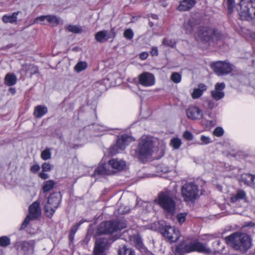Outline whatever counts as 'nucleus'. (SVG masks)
I'll use <instances>...</instances> for the list:
<instances>
[{
  "label": "nucleus",
  "instance_id": "f257e3e1",
  "mask_svg": "<svg viewBox=\"0 0 255 255\" xmlns=\"http://www.w3.org/2000/svg\"><path fill=\"white\" fill-rule=\"evenodd\" d=\"M227 244L236 250L246 251L252 246L251 237L246 233H235L225 238Z\"/></svg>",
  "mask_w": 255,
  "mask_h": 255
},
{
  "label": "nucleus",
  "instance_id": "f03ea898",
  "mask_svg": "<svg viewBox=\"0 0 255 255\" xmlns=\"http://www.w3.org/2000/svg\"><path fill=\"white\" fill-rule=\"evenodd\" d=\"M175 192L166 190L160 192L156 203L167 213L173 215L176 210Z\"/></svg>",
  "mask_w": 255,
  "mask_h": 255
},
{
  "label": "nucleus",
  "instance_id": "7ed1b4c3",
  "mask_svg": "<svg viewBox=\"0 0 255 255\" xmlns=\"http://www.w3.org/2000/svg\"><path fill=\"white\" fill-rule=\"evenodd\" d=\"M154 146L152 137L143 135L139 139L137 148L135 151V157L140 160L149 157L152 154Z\"/></svg>",
  "mask_w": 255,
  "mask_h": 255
},
{
  "label": "nucleus",
  "instance_id": "20e7f679",
  "mask_svg": "<svg viewBox=\"0 0 255 255\" xmlns=\"http://www.w3.org/2000/svg\"><path fill=\"white\" fill-rule=\"evenodd\" d=\"M195 251L206 254H210L211 253V250L207 247L206 245L197 241L187 243L186 240H184L175 249V252L179 255Z\"/></svg>",
  "mask_w": 255,
  "mask_h": 255
},
{
  "label": "nucleus",
  "instance_id": "39448f33",
  "mask_svg": "<svg viewBox=\"0 0 255 255\" xmlns=\"http://www.w3.org/2000/svg\"><path fill=\"white\" fill-rule=\"evenodd\" d=\"M199 188L193 182L185 183L181 187V194L183 200L186 202H192L198 197Z\"/></svg>",
  "mask_w": 255,
  "mask_h": 255
},
{
  "label": "nucleus",
  "instance_id": "423d86ee",
  "mask_svg": "<svg viewBox=\"0 0 255 255\" xmlns=\"http://www.w3.org/2000/svg\"><path fill=\"white\" fill-rule=\"evenodd\" d=\"M237 10L242 19H248L253 15L255 16V0H241Z\"/></svg>",
  "mask_w": 255,
  "mask_h": 255
},
{
  "label": "nucleus",
  "instance_id": "0eeeda50",
  "mask_svg": "<svg viewBox=\"0 0 255 255\" xmlns=\"http://www.w3.org/2000/svg\"><path fill=\"white\" fill-rule=\"evenodd\" d=\"M126 227V223L123 221H107L101 224L99 231L101 234H112L120 231Z\"/></svg>",
  "mask_w": 255,
  "mask_h": 255
},
{
  "label": "nucleus",
  "instance_id": "6e6552de",
  "mask_svg": "<svg viewBox=\"0 0 255 255\" xmlns=\"http://www.w3.org/2000/svg\"><path fill=\"white\" fill-rule=\"evenodd\" d=\"M160 233L165 240L170 243L176 242L180 237L179 231L169 224L162 226Z\"/></svg>",
  "mask_w": 255,
  "mask_h": 255
},
{
  "label": "nucleus",
  "instance_id": "1a4fd4ad",
  "mask_svg": "<svg viewBox=\"0 0 255 255\" xmlns=\"http://www.w3.org/2000/svg\"><path fill=\"white\" fill-rule=\"evenodd\" d=\"M60 195L59 193L51 194L48 198L44 206V210L46 216L51 217L58 207L60 202Z\"/></svg>",
  "mask_w": 255,
  "mask_h": 255
},
{
  "label": "nucleus",
  "instance_id": "9d476101",
  "mask_svg": "<svg viewBox=\"0 0 255 255\" xmlns=\"http://www.w3.org/2000/svg\"><path fill=\"white\" fill-rule=\"evenodd\" d=\"M197 36L200 39L205 42L211 40H217L219 38L217 31L209 26L200 27L197 33Z\"/></svg>",
  "mask_w": 255,
  "mask_h": 255
},
{
  "label": "nucleus",
  "instance_id": "9b49d317",
  "mask_svg": "<svg viewBox=\"0 0 255 255\" xmlns=\"http://www.w3.org/2000/svg\"><path fill=\"white\" fill-rule=\"evenodd\" d=\"M29 215L26 216L22 225L21 229L25 228L31 220L37 218L41 214L39 208V203L37 201L34 202L29 208Z\"/></svg>",
  "mask_w": 255,
  "mask_h": 255
},
{
  "label": "nucleus",
  "instance_id": "f8f14e48",
  "mask_svg": "<svg viewBox=\"0 0 255 255\" xmlns=\"http://www.w3.org/2000/svg\"><path fill=\"white\" fill-rule=\"evenodd\" d=\"M132 138L128 135H123L119 137L116 144L111 148L110 153L112 155L116 154L119 152V150H124L126 146L132 141Z\"/></svg>",
  "mask_w": 255,
  "mask_h": 255
},
{
  "label": "nucleus",
  "instance_id": "ddd939ff",
  "mask_svg": "<svg viewBox=\"0 0 255 255\" xmlns=\"http://www.w3.org/2000/svg\"><path fill=\"white\" fill-rule=\"evenodd\" d=\"M214 71L218 75L227 74L231 73L234 68V66L229 63L218 61L212 65Z\"/></svg>",
  "mask_w": 255,
  "mask_h": 255
},
{
  "label": "nucleus",
  "instance_id": "4468645a",
  "mask_svg": "<svg viewBox=\"0 0 255 255\" xmlns=\"http://www.w3.org/2000/svg\"><path fill=\"white\" fill-rule=\"evenodd\" d=\"M115 36L116 32L113 28L110 30H103L97 32L95 35V38L98 42L103 43Z\"/></svg>",
  "mask_w": 255,
  "mask_h": 255
},
{
  "label": "nucleus",
  "instance_id": "2eb2a0df",
  "mask_svg": "<svg viewBox=\"0 0 255 255\" xmlns=\"http://www.w3.org/2000/svg\"><path fill=\"white\" fill-rule=\"evenodd\" d=\"M138 83L144 87L152 86L155 84L154 76L149 72H143L138 76Z\"/></svg>",
  "mask_w": 255,
  "mask_h": 255
},
{
  "label": "nucleus",
  "instance_id": "dca6fc26",
  "mask_svg": "<svg viewBox=\"0 0 255 255\" xmlns=\"http://www.w3.org/2000/svg\"><path fill=\"white\" fill-rule=\"evenodd\" d=\"M108 246V243L107 239L102 238L97 239L95 242L93 255H101V254H103Z\"/></svg>",
  "mask_w": 255,
  "mask_h": 255
},
{
  "label": "nucleus",
  "instance_id": "f3484780",
  "mask_svg": "<svg viewBox=\"0 0 255 255\" xmlns=\"http://www.w3.org/2000/svg\"><path fill=\"white\" fill-rule=\"evenodd\" d=\"M225 88V84L223 82L217 83L215 85V89L211 92L212 97L216 101L220 100L225 96L224 90Z\"/></svg>",
  "mask_w": 255,
  "mask_h": 255
},
{
  "label": "nucleus",
  "instance_id": "a211bd4d",
  "mask_svg": "<svg viewBox=\"0 0 255 255\" xmlns=\"http://www.w3.org/2000/svg\"><path fill=\"white\" fill-rule=\"evenodd\" d=\"M17 249L20 250L25 254H32L33 253L34 248V242L29 241L27 242H21L17 245Z\"/></svg>",
  "mask_w": 255,
  "mask_h": 255
},
{
  "label": "nucleus",
  "instance_id": "6ab92c4d",
  "mask_svg": "<svg viewBox=\"0 0 255 255\" xmlns=\"http://www.w3.org/2000/svg\"><path fill=\"white\" fill-rule=\"evenodd\" d=\"M203 115L202 111L197 107H189L186 111L187 117L191 120L200 119Z\"/></svg>",
  "mask_w": 255,
  "mask_h": 255
},
{
  "label": "nucleus",
  "instance_id": "aec40b11",
  "mask_svg": "<svg viewBox=\"0 0 255 255\" xmlns=\"http://www.w3.org/2000/svg\"><path fill=\"white\" fill-rule=\"evenodd\" d=\"M195 0H182L180 1L177 9L179 11H187L192 8L196 4Z\"/></svg>",
  "mask_w": 255,
  "mask_h": 255
},
{
  "label": "nucleus",
  "instance_id": "412c9836",
  "mask_svg": "<svg viewBox=\"0 0 255 255\" xmlns=\"http://www.w3.org/2000/svg\"><path fill=\"white\" fill-rule=\"evenodd\" d=\"M108 164L112 168L118 170H123L126 167V162L121 159H112L109 161Z\"/></svg>",
  "mask_w": 255,
  "mask_h": 255
},
{
  "label": "nucleus",
  "instance_id": "4be33fe9",
  "mask_svg": "<svg viewBox=\"0 0 255 255\" xmlns=\"http://www.w3.org/2000/svg\"><path fill=\"white\" fill-rule=\"evenodd\" d=\"M247 195L246 193L242 190H239L237 192L233 194L231 198L230 201L232 203H236V202L241 200H246Z\"/></svg>",
  "mask_w": 255,
  "mask_h": 255
},
{
  "label": "nucleus",
  "instance_id": "5701e85b",
  "mask_svg": "<svg viewBox=\"0 0 255 255\" xmlns=\"http://www.w3.org/2000/svg\"><path fill=\"white\" fill-rule=\"evenodd\" d=\"M195 25V23L194 19H190L184 22L182 27L183 30H184L185 33L191 34L193 32Z\"/></svg>",
  "mask_w": 255,
  "mask_h": 255
},
{
  "label": "nucleus",
  "instance_id": "b1692460",
  "mask_svg": "<svg viewBox=\"0 0 255 255\" xmlns=\"http://www.w3.org/2000/svg\"><path fill=\"white\" fill-rule=\"evenodd\" d=\"M207 90V86L203 84H200L198 87L194 89L192 94V97L193 99H197L201 96L204 91Z\"/></svg>",
  "mask_w": 255,
  "mask_h": 255
},
{
  "label": "nucleus",
  "instance_id": "393cba45",
  "mask_svg": "<svg viewBox=\"0 0 255 255\" xmlns=\"http://www.w3.org/2000/svg\"><path fill=\"white\" fill-rule=\"evenodd\" d=\"M47 113V109L43 106H37L35 108L34 116L36 118H40Z\"/></svg>",
  "mask_w": 255,
  "mask_h": 255
},
{
  "label": "nucleus",
  "instance_id": "a878e982",
  "mask_svg": "<svg viewBox=\"0 0 255 255\" xmlns=\"http://www.w3.org/2000/svg\"><path fill=\"white\" fill-rule=\"evenodd\" d=\"M19 12H15L11 15H4L2 18V20L4 23H15L17 21V16Z\"/></svg>",
  "mask_w": 255,
  "mask_h": 255
},
{
  "label": "nucleus",
  "instance_id": "bb28decb",
  "mask_svg": "<svg viewBox=\"0 0 255 255\" xmlns=\"http://www.w3.org/2000/svg\"><path fill=\"white\" fill-rule=\"evenodd\" d=\"M4 80L5 84L8 86L14 85L17 81L16 76L14 74L9 73L6 75Z\"/></svg>",
  "mask_w": 255,
  "mask_h": 255
},
{
  "label": "nucleus",
  "instance_id": "cd10ccee",
  "mask_svg": "<svg viewBox=\"0 0 255 255\" xmlns=\"http://www.w3.org/2000/svg\"><path fill=\"white\" fill-rule=\"evenodd\" d=\"M118 253L119 255H135L134 250L125 246L119 249Z\"/></svg>",
  "mask_w": 255,
  "mask_h": 255
},
{
  "label": "nucleus",
  "instance_id": "c85d7f7f",
  "mask_svg": "<svg viewBox=\"0 0 255 255\" xmlns=\"http://www.w3.org/2000/svg\"><path fill=\"white\" fill-rule=\"evenodd\" d=\"M106 165L100 164L95 169V175H106L109 174L110 172L107 170Z\"/></svg>",
  "mask_w": 255,
  "mask_h": 255
},
{
  "label": "nucleus",
  "instance_id": "c756f323",
  "mask_svg": "<svg viewBox=\"0 0 255 255\" xmlns=\"http://www.w3.org/2000/svg\"><path fill=\"white\" fill-rule=\"evenodd\" d=\"M54 185V182L53 180H49L45 181L43 186V191L44 192H47L53 189Z\"/></svg>",
  "mask_w": 255,
  "mask_h": 255
},
{
  "label": "nucleus",
  "instance_id": "7c9ffc66",
  "mask_svg": "<svg viewBox=\"0 0 255 255\" xmlns=\"http://www.w3.org/2000/svg\"><path fill=\"white\" fill-rule=\"evenodd\" d=\"M41 158L44 160H47L51 158V149L47 148L43 150L40 155Z\"/></svg>",
  "mask_w": 255,
  "mask_h": 255
},
{
  "label": "nucleus",
  "instance_id": "2f4dec72",
  "mask_svg": "<svg viewBox=\"0 0 255 255\" xmlns=\"http://www.w3.org/2000/svg\"><path fill=\"white\" fill-rule=\"evenodd\" d=\"M130 241L137 248H140L142 246L141 239L137 235L132 236L130 238Z\"/></svg>",
  "mask_w": 255,
  "mask_h": 255
},
{
  "label": "nucleus",
  "instance_id": "473e14b6",
  "mask_svg": "<svg viewBox=\"0 0 255 255\" xmlns=\"http://www.w3.org/2000/svg\"><path fill=\"white\" fill-rule=\"evenodd\" d=\"M47 22L52 26H56L58 24L59 20L58 18L54 15H47Z\"/></svg>",
  "mask_w": 255,
  "mask_h": 255
},
{
  "label": "nucleus",
  "instance_id": "72a5a7b5",
  "mask_svg": "<svg viewBox=\"0 0 255 255\" xmlns=\"http://www.w3.org/2000/svg\"><path fill=\"white\" fill-rule=\"evenodd\" d=\"M87 66V63L86 62H78L75 66L74 69L77 72H80L85 70Z\"/></svg>",
  "mask_w": 255,
  "mask_h": 255
},
{
  "label": "nucleus",
  "instance_id": "f704fd0d",
  "mask_svg": "<svg viewBox=\"0 0 255 255\" xmlns=\"http://www.w3.org/2000/svg\"><path fill=\"white\" fill-rule=\"evenodd\" d=\"M68 31L75 33H79L82 31V28L80 26L69 25L67 27Z\"/></svg>",
  "mask_w": 255,
  "mask_h": 255
},
{
  "label": "nucleus",
  "instance_id": "c9c22d12",
  "mask_svg": "<svg viewBox=\"0 0 255 255\" xmlns=\"http://www.w3.org/2000/svg\"><path fill=\"white\" fill-rule=\"evenodd\" d=\"M10 243V239L6 236L0 237V246L5 247L8 246Z\"/></svg>",
  "mask_w": 255,
  "mask_h": 255
},
{
  "label": "nucleus",
  "instance_id": "e433bc0d",
  "mask_svg": "<svg viewBox=\"0 0 255 255\" xmlns=\"http://www.w3.org/2000/svg\"><path fill=\"white\" fill-rule=\"evenodd\" d=\"M170 144L174 149H178L181 146V141L178 138H174L171 140Z\"/></svg>",
  "mask_w": 255,
  "mask_h": 255
},
{
  "label": "nucleus",
  "instance_id": "4c0bfd02",
  "mask_svg": "<svg viewBox=\"0 0 255 255\" xmlns=\"http://www.w3.org/2000/svg\"><path fill=\"white\" fill-rule=\"evenodd\" d=\"M175 41L171 39H169L168 38H165L163 39L162 44L171 47H173L175 45Z\"/></svg>",
  "mask_w": 255,
  "mask_h": 255
},
{
  "label": "nucleus",
  "instance_id": "58836bf2",
  "mask_svg": "<svg viewBox=\"0 0 255 255\" xmlns=\"http://www.w3.org/2000/svg\"><path fill=\"white\" fill-rule=\"evenodd\" d=\"M53 166L49 162H44L41 165L42 171L43 172L50 171Z\"/></svg>",
  "mask_w": 255,
  "mask_h": 255
},
{
  "label": "nucleus",
  "instance_id": "ea45409f",
  "mask_svg": "<svg viewBox=\"0 0 255 255\" xmlns=\"http://www.w3.org/2000/svg\"><path fill=\"white\" fill-rule=\"evenodd\" d=\"M171 79L173 82L175 83H178L181 81V76L178 73H173L171 75Z\"/></svg>",
  "mask_w": 255,
  "mask_h": 255
},
{
  "label": "nucleus",
  "instance_id": "a19ab883",
  "mask_svg": "<svg viewBox=\"0 0 255 255\" xmlns=\"http://www.w3.org/2000/svg\"><path fill=\"white\" fill-rule=\"evenodd\" d=\"M187 214L185 213H181L177 214L176 216L178 223L180 224L183 223L186 219Z\"/></svg>",
  "mask_w": 255,
  "mask_h": 255
},
{
  "label": "nucleus",
  "instance_id": "79ce46f5",
  "mask_svg": "<svg viewBox=\"0 0 255 255\" xmlns=\"http://www.w3.org/2000/svg\"><path fill=\"white\" fill-rule=\"evenodd\" d=\"M45 21H47V15H43L36 17L34 22L35 23L44 24H45Z\"/></svg>",
  "mask_w": 255,
  "mask_h": 255
},
{
  "label": "nucleus",
  "instance_id": "37998d69",
  "mask_svg": "<svg viewBox=\"0 0 255 255\" xmlns=\"http://www.w3.org/2000/svg\"><path fill=\"white\" fill-rule=\"evenodd\" d=\"M124 35L128 39H131L133 36V32L131 29H127L125 31Z\"/></svg>",
  "mask_w": 255,
  "mask_h": 255
},
{
  "label": "nucleus",
  "instance_id": "c03bdc74",
  "mask_svg": "<svg viewBox=\"0 0 255 255\" xmlns=\"http://www.w3.org/2000/svg\"><path fill=\"white\" fill-rule=\"evenodd\" d=\"M200 140L202 141V143H200V144H207L211 142V139L209 136H205L203 135L201 136Z\"/></svg>",
  "mask_w": 255,
  "mask_h": 255
},
{
  "label": "nucleus",
  "instance_id": "a18cd8bd",
  "mask_svg": "<svg viewBox=\"0 0 255 255\" xmlns=\"http://www.w3.org/2000/svg\"><path fill=\"white\" fill-rule=\"evenodd\" d=\"M223 133L224 130L221 127L216 128L213 131L214 135L216 136H221L223 134Z\"/></svg>",
  "mask_w": 255,
  "mask_h": 255
},
{
  "label": "nucleus",
  "instance_id": "49530a36",
  "mask_svg": "<svg viewBox=\"0 0 255 255\" xmlns=\"http://www.w3.org/2000/svg\"><path fill=\"white\" fill-rule=\"evenodd\" d=\"M157 170L163 173H167L170 170L169 168L164 164L159 165L157 166Z\"/></svg>",
  "mask_w": 255,
  "mask_h": 255
},
{
  "label": "nucleus",
  "instance_id": "de8ad7c7",
  "mask_svg": "<svg viewBox=\"0 0 255 255\" xmlns=\"http://www.w3.org/2000/svg\"><path fill=\"white\" fill-rule=\"evenodd\" d=\"M221 242L219 240L216 241L213 243V250L214 252H218L224 248V247H222V249H220L219 246Z\"/></svg>",
  "mask_w": 255,
  "mask_h": 255
},
{
  "label": "nucleus",
  "instance_id": "09e8293b",
  "mask_svg": "<svg viewBox=\"0 0 255 255\" xmlns=\"http://www.w3.org/2000/svg\"><path fill=\"white\" fill-rule=\"evenodd\" d=\"M228 4V11L229 13H231L233 10L234 4L235 3V0H227Z\"/></svg>",
  "mask_w": 255,
  "mask_h": 255
},
{
  "label": "nucleus",
  "instance_id": "8fccbe9b",
  "mask_svg": "<svg viewBox=\"0 0 255 255\" xmlns=\"http://www.w3.org/2000/svg\"><path fill=\"white\" fill-rule=\"evenodd\" d=\"M184 138L188 140H191L193 139V134L189 131H186L183 135Z\"/></svg>",
  "mask_w": 255,
  "mask_h": 255
},
{
  "label": "nucleus",
  "instance_id": "3c124183",
  "mask_svg": "<svg viewBox=\"0 0 255 255\" xmlns=\"http://www.w3.org/2000/svg\"><path fill=\"white\" fill-rule=\"evenodd\" d=\"M129 209L128 207L121 206L118 209V213L120 214H125L128 213L129 211Z\"/></svg>",
  "mask_w": 255,
  "mask_h": 255
},
{
  "label": "nucleus",
  "instance_id": "603ef678",
  "mask_svg": "<svg viewBox=\"0 0 255 255\" xmlns=\"http://www.w3.org/2000/svg\"><path fill=\"white\" fill-rule=\"evenodd\" d=\"M40 169L39 165L38 164H35L30 167V171L33 173L37 172Z\"/></svg>",
  "mask_w": 255,
  "mask_h": 255
},
{
  "label": "nucleus",
  "instance_id": "864d4df0",
  "mask_svg": "<svg viewBox=\"0 0 255 255\" xmlns=\"http://www.w3.org/2000/svg\"><path fill=\"white\" fill-rule=\"evenodd\" d=\"M81 223H82V222L77 223L76 225H75L74 226H73L72 227V228L71 230V234L75 235V234L77 232V230L78 229L79 226L81 225Z\"/></svg>",
  "mask_w": 255,
  "mask_h": 255
},
{
  "label": "nucleus",
  "instance_id": "5fc2aeb1",
  "mask_svg": "<svg viewBox=\"0 0 255 255\" xmlns=\"http://www.w3.org/2000/svg\"><path fill=\"white\" fill-rule=\"evenodd\" d=\"M246 176L248 177V179H249V182H251L255 187V176H253V175H246Z\"/></svg>",
  "mask_w": 255,
  "mask_h": 255
},
{
  "label": "nucleus",
  "instance_id": "6e6d98bb",
  "mask_svg": "<svg viewBox=\"0 0 255 255\" xmlns=\"http://www.w3.org/2000/svg\"><path fill=\"white\" fill-rule=\"evenodd\" d=\"M44 172L42 171L39 174V177L42 179H46L49 177L48 175Z\"/></svg>",
  "mask_w": 255,
  "mask_h": 255
},
{
  "label": "nucleus",
  "instance_id": "4d7b16f0",
  "mask_svg": "<svg viewBox=\"0 0 255 255\" xmlns=\"http://www.w3.org/2000/svg\"><path fill=\"white\" fill-rule=\"evenodd\" d=\"M150 53L152 56H157L158 54L157 48V47L152 48Z\"/></svg>",
  "mask_w": 255,
  "mask_h": 255
},
{
  "label": "nucleus",
  "instance_id": "13d9d810",
  "mask_svg": "<svg viewBox=\"0 0 255 255\" xmlns=\"http://www.w3.org/2000/svg\"><path fill=\"white\" fill-rule=\"evenodd\" d=\"M33 67H34L32 65H23L22 70L25 71V72H27V71L29 69Z\"/></svg>",
  "mask_w": 255,
  "mask_h": 255
},
{
  "label": "nucleus",
  "instance_id": "bf43d9fd",
  "mask_svg": "<svg viewBox=\"0 0 255 255\" xmlns=\"http://www.w3.org/2000/svg\"><path fill=\"white\" fill-rule=\"evenodd\" d=\"M148 54L147 53L142 52L140 54L139 57L141 59L144 60L147 58V57H148Z\"/></svg>",
  "mask_w": 255,
  "mask_h": 255
},
{
  "label": "nucleus",
  "instance_id": "052dcab7",
  "mask_svg": "<svg viewBox=\"0 0 255 255\" xmlns=\"http://www.w3.org/2000/svg\"><path fill=\"white\" fill-rule=\"evenodd\" d=\"M215 106V103L213 101H208V108L209 109H213Z\"/></svg>",
  "mask_w": 255,
  "mask_h": 255
},
{
  "label": "nucleus",
  "instance_id": "680f3d73",
  "mask_svg": "<svg viewBox=\"0 0 255 255\" xmlns=\"http://www.w3.org/2000/svg\"><path fill=\"white\" fill-rule=\"evenodd\" d=\"M249 225L251 226L250 229L252 230V231L255 233V225H254L253 223H251L249 224Z\"/></svg>",
  "mask_w": 255,
  "mask_h": 255
},
{
  "label": "nucleus",
  "instance_id": "e2e57ef3",
  "mask_svg": "<svg viewBox=\"0 0 255 255\" xmlns=\"http://www.w3.org/2000/svg\"><path fill=\"white\" fill-rule=\"evenodd\" d=\"M9 91L12 94H14L15 93V90L14 88H10Z\"/></svg>",
  "mask_w": 255,
  "mask_h": 255
},
{
  "label": "nucleus",
  "instance_id": "0e129e2a",
  "mask_svg": "<svg viewBox=\"0 0 255 255\" xmlns=\"http://www.w3.org/2000/svg\"><path fill=\"white\" fill-rule=\"evenodd\" d=\"M151 17L153 19H157L158 18L157 15L154 14H152L151 15Z\"/></svg>",
  "mask_w": 255,
  "mask_h": 255
},
{
  "label": "nucleus",
  "instance_id": "69168bd1",
  "mask_svg": "<svg viewBox=\"0 0 255 255\" xmlns=\"http://www.w3.org/2000/svg\"><path fill=\"white\" fill-rule=\"evenodd\" d=\"M74 236V235H73V234H71V233L70 232V237H69L70 240H73Z\"/></svg>",
  "mask_w": 255,
  "mask_h": 255
},
{
  "label": "nucleus",
  "instance_id": "338daca9",
  "mask_svg": "<svg viewBox=\"0 0 255 255\" xmlns=\"http://www.w3.org/2000/svg\"><path fill=\"white\" fill-rule=\"evenodd\" d=\"M244 178H245V177L244 176H243V177H242L243 180H244Z\"/></svg>",
  "mask_w": 255,
  "mask_h": 255
},
{
  "label": "nucleus",
  "instance_id": "774afa93",
  "mask_svg": "<svg viewBox=\"0 0 255 255\" xmlns=\"http://www.w3.org/2000/svg\"><path fill=\"white\" fill-rule=\"evenodd\" d=\"M101 255H106L103 254H101Z\"/></svg>",
  "mask_w": 255,
  "mask_h": 255
}]
</instances>
